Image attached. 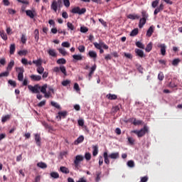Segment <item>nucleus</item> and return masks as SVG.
I'll use <instances>...</instances> for the list:
<instances>
[{
	"label": "nucleus",
	"instance_id": "nucleus-16",
	"mask_svg": "<svg viewBox=\"0 0 182 182\" xmlns=\"http://www.w3.org/2000/svg\"><path fill=\"white\" fill-rule=\"evenodd\" d=\"M58 1H53L50 6V9H53L54 12H58Z\"/></svg>",
	"mask_w": 182,
	"mask_h": 182
},
{
	"label": "nucleus",
	"instance_id": "nucleus-1",
	"mask_svg": "<svg viewBox=\"0 0 182 182\" xmlns=\"http://www.w3.org/2000/svg\"><path fill=\"white\" fill-rule=\"evenodd\" d=\"M131 133H134V134H136L137 137H143L146 133H149V128L146 126H144L140 130H132Z\"/></svg>",
	"mask_w": 182,
	"mask_h": 182
},
{
	"label": "nucleus",
	"instance_id": "nucleus-56",
	"mask_svg": "<svg viewBox=\"0 0 182 182\" xmlns=\"http://www.w3.org/2000/svg\"><path fill=\"white\" fill-rule=\"evenodd\" d=\"M63 4L66 8H69L70 6V0H63Z\"/></svg>",
	"mask_w": 182,
	"mask_h": 182
},
{
	"label": "nucleus",
	"instance_id": "nucleus-26",
	"mask_svg": "<svg viewBox=\"0 0 182 182\" xmlns=\"http://www.w3.org/2000/svg\"><path fill=\"white\" fill-rule=\"evenodd\" d=\"M35 141L37 146H41V135L39 134L35 135Z\"/></svg>",
	"mask_w": 182,
	"mask_h": 182
},
{
	"label": "nucleus",
	"instance_id": "nucleus-17",
	"mask_svg": "<svg viewBox=\"0 0 182 182\" xmlns=\"http://www.w3.org/2000/svg\"><path fill=\"white\" fill-rule=\"evenodd\" d=\"M107 99H108V100H117V96L114 94H107L106 95Z\"/></svg>",
	"mask_w": 182,
	"mask_h": 182
},
{
	"label": "nucleus",
	"instance_id": "nucleus-46",
	"mask_svg": "<svg viewBox=\"0 0 182 182\" xmlns=\"http://www.w3.org/2000/svg\"><path fill=\"white\" fill-rule=\"evenodd\" d=\"M67 26L70 31H75V26L70 22L67 23Z\"/></svg>",
	"mask_w": 182,
	"mask_h": 182
},
{
	"label": "nucleus",
	"instance_id": "nucleus-23",
	"mask_svg": "<svg viewBox=\"0 0 182 182\" xmlns=\"http://www.w3.org/2000/svg\"><path fill=\"white\" fill-rule=\"evenodd\" d=\"M146 21H147V19H146V18H140L139 23V29H141V28H143L144 26V25H146Z\"/></svg>",
	"mask_w": 182,
	"mask_h": 182
},
{
	"label": "nucleus",
	"instance_id": "nucleus-59",
	"mask_svg": "<svg viewBox=\"0 0 182 182\" xmlns=\"http://www.w3.org/2000/svg\"><path fill=\"white\" fill-rule=\"evenodd\" d=\"M61 84L63 86H68V85H70V80H63Z\"/></svg>",
	"mask_w": 182,
	"mask_h": 182
},
{
	"label": "nucleus",
	"instance_id": "nucleus-45",
	"mask_svg": "<svg viewBox=\"0 0 182 182\" xmlns=\"http://www.w3.org/2000/svg\"><path fill=\"white\" fill-rule=\"evenodd\" d=\"M50 177L53 178H59V173L58 172H51Z\"/></svg>",
	"mask_w": 182,
	"mask_h": 182
},
{
	"label": "nucleus",
	"instance_id": "nucleus-35",
	"mask_svg": "<svg viewBox=\"0 0 182 182\" xmlns=\"http://www.w3.org/2000/svg\"><path fill=\"white\" fill-rule=\"evenodd\" d=\"M38 167H40V168H47L48 165H46L44 162H39L37 164Z\"/></svg>",
	"mask_w": 182,
	"mask_h": 182
},
{
	"label": "nucleus",
	"instance_id": "nucleus-57",
	"mask_svg": "<svg viewBox=\"0 0 182 182\" xmlns=\"http://www.w3.org/2000/svg\"><path fill=\"white\" fill-rule=\"evenodd\" d=\"M59 52H60V53H61V55H63V56H66V55H68V53L63 48H60Z\"/></svg>",
	"mask_w": 182,
	"mask_h": 182
},
{
	"label": "nucleus",
	"instance_id": "nucleus-8",
	"mask_svg": "<svg viewBox=\"0 0 182 182\" xmlns=\"http://www.w3.org/2000/svg\"><path fill=\"white\" fill-rule=\"evenodd\" d=\"M164 9V4L161 3L154 11V15H157L159 12H161Z\"/></svg>",
	"mask_w": 182,
	"mask_h": 182
},
{
	"label": "nucleus",
	"instance_id": "nucleus-39",
	"mask_svg": "<svg viewBox=\"0 0 182 182\" xmlns=\"http://www.w3.org/2000/svg\"><path fill=\"white\" fill-rule=\"evenodd\" d=\"M15 50H16L15 44H11L10 46V55H14V53H15Z\"/></svg>",
	"mask_w": 182,
	"mask_h": 182
},
{
	"label": "nucleus",
	"instance_id": "nucleus-9",
	"mask_svg": "<svg viewBox=\"0 0 182 182\" xmlns=\"http://www.w3.org/2000/svg\"><path fill=\"white\" fill-rule=\"evenodd\" d=\"M88 55L90 56V58L93 59L94 62H96V59H97V53H96V51H89Z\"/></svg>",
	"mask_w": 182,
	"mask_h": 182
},
{
	"label": "nucleus",
	"instance_id": "nucleus-43",
	"mask_svg": "<svg viewBox=\"0 0 182 182\" xmlns=\"http://www.w3.org/2000/svg\"><path fill=\"white\" fill-rule=\"evenodd\" d=\"M50 105L53 107H55V109H58L59 110H60V105H59L57 102H55L52 101L50 102Z\"/></svg>",
	"mask_w": 182,
	"mask_h": 182
},
{
	"label": "nucleus",
	"instance_id": "nucleus-52",
	"mask_svg": "<svg viewBox=\"0 0 182 182\" xmlns=\"http://www.w3.org/2000/svg\"><path fill=\"white\" fill-rule=\"evenodd\" d=\"M142 122L141 120H136V119H134V122H133V124L134 126H139L140 124H141Z\"/></svg>",
	"mask_w": 182,
	"mask_h": 182
},
{
	"label": "nucleus",
	"instance_id": "nucleus-6",
	"mask_svg": "<svg viewBox=\"0 0 182 182\" xmlns=\"http://www.w3.org/2000/svg\"><path fill=\"white\" fill-rule=\"evenodd\" d=\"M93 45L95 48H96V49H98V50L102 49V48H103V49H105V50L109 49V46L106 45L105 42L94 43Z\"/></svg>",
	"mask_w": 182,
	"mask_h": 182
},
{
	"label": "nucleus",
	"instance_id": "nucleus-48",
	"mask_svg": "<svg viewBox=\"0 0 182 182\" xmlns=\"http://www.w3.org/2000/svg\"><path fill=\"white\" fill-rule=\"evenodd\" d=\"M141 16H142V18L147 19V18H149V14H147V11H141Z\"/></svg>",
	"mask_w": 182,
	"mask_h": 182
},
{
	"label": "nucleus",
	"instance_id": "nucleus-29",
	"mask_svg": "<svg viewBox=\"0 0 182 182\" xmlns=\"http://www.w3.org/2000/svg\"><path fill=\"white\" fill-rule=\"evenodd\" d=\"M36 71L39 75H43V72H45V68L42 65H40L37 67Z\"/></svg>",
	"mask_w": 182,
	"mask_h": 182
},
{
	"label": "nucleus",
	"instance_id": "nucleus-21",
	"mask_svg": "<svg viewBox=\"0 0 182 182\" xmlns=\"http://www.w3.org/2000/svg\"><path fill=\"white\" fill-rule=\"evenodd\" d=\"M60 171L64 174H69V173H70V171L69 170V168H66V166H60Z\"/></svg>",
	"mask_w": 182,
	"mask_h": 182
},
{
	"label": "nucleus",
	"instance_id": "nucleus-37",
	"mask_svg": "<svg viewBox=\"0 0 182 182\" xmlns=\"http://www.w3.org/2000/svg\"><path fill=\"white\" fill-rule=\"evenodd\" d=\"M176 78H173L172 81L169 82V87H172L173 89L174 87H177V84H176Z\"/></svg>",
	"mask_w": 182,
	"mask_h": 182
},
{
	"label": "nucleus",
	"instance_id": "nucleus-24",
	"mask_svg": "<svg viewBox=\"0 0 182 182\" xmlns=\"http://www.w3.org/2000/svg\"><path fill=\"white\" fill-rule=\"evenodd\" d=\"M92 155L94 156V157H96V156H97V154H99V147L97 146V145H95L92 146Z\"/></svg>",
	"mask_w": 182,
	"mask_h": 182
},
{
	"label": "nucleus",
	"instance_id": "nucleus-2",
	"mask_svg": "<svg viewBox=\"0 0 182 182\" xmlns=\"http://www.w3.org/2000/svg\"><path fill=\"white\" fill-rule=\"evenodd\" d=\"M16 72L18 73V80H19V82H23V73H25V69L23 68V67H16Z\"/></svg>",
	"mask_w": 182,
	"mask_h": 182
},
{
	"label": "nucleus",
	"instance_id": "nucleus-42",
	"mask_svg": "<svg viewBox=\"0 0 182 182\" xmlns=\"http://www.w3.org/2000/svg\"><path fill=\"white\" fill-rule=\"evenodd\" d=\"M58 65H65L66 63V60L65 58H60L57 60Z\"/></svg>",
	"mask_w": 182,
	"mask_h": 182
},
{
	"label": "nucleus",
	"instance_id": "nucleus-30",
	"mask_svg": "<svg viewBox=\"0 0 182 182\" xmlns=\"http://www.w3.org/2000/svg\"><path fill=\"white\" fill-rule=\"evenodd\" d=\"M151 49H153V43L150 42L146 47L145 50L146 52H151Z\"/></svg>",
	"mask_w": 182,
	"mask_h": 182
},
{
	"label": "nucleus",
	"instance_id": "nucleus-62",
	"mask_svg": "<svg viewBox=\"0 0 182 182\" xmlns=\"http://www.w3.org/2000/svg\"><path fill=\"white\" fill-rule=\"evenodd\" d=\"M63 48H70V43L69 42H63L61 44Z\"/></svg>",
	"mask_w": 182,
	"mask_h": 182
},
{
	"label": "nucleus",
	"instance_id": "nucleus-12",
	"mask_svg": "<svg viewBox=\"0 0 182 182\" xmlns=\"http://www.w3.org/2000/svg\"><path fill=\"white\" fill-rule=\"evenodd\" d=\"M30 77L33 82H39L40 80H42V76L41 75H31Z\"/></svg>",
	"mask_w": 182,
	"mask_h": 182
},
{
	"label": "nucleus",
	"instance_id": "nucleus-38",
	"mask_svg": "<svg viewBox=\"0 0 182 182\" xmlns=\"http://www.w3.org/2000/svg\"><path fill=\"white\" fill-rule=\"evenodd\" d=\"M180 62H181V60H180V58H176V59L173 60L172 65H173V66H177V65H178V63Z\"/></svg>",
	"mask_w": 182,
	"mask_h": 182
},
{
	"label": "nucleus",
	"instance_id": "nucleus-31",
	"mask_svg": "<svg viewBox=\"0 0 182 182\" xmlns=\"http://www.w3.org/2000/svg\"><path fill=\"white\" fill-rule=\"evenodd\" d=\"M73 58L74 59V62H75V60H83V56H82V55H73Z\"/></svg>",
	"mask_w": 182,
	"mask_h": 182
},
{
	"label": "nucleus",
	"instance_id": "nucleus-63",
	"mask_svg": "<svg viewBox=\"0 0 182 182\" xmlns=\"http://www.w3.org/2000/svg\"><path fill=\"white\" fill-rule=\"evenodd\" d=\"M158 79L159 80H164V74H163V73H159L158 75Z\"/></svg>",
	"mask_w": 182,
	"mask_h": 182
},
{
	"label": "nucleus",
	"instance_id": "nucleus-28",
	"mask_svg": "<svg viewBox=\"0 0 182 182\" xmlns=\"http://www.w3.org/2000/svg\"><path fill=\"white\" fill-rule=\"evenodd\" d=\"M48 55H50V56H53V58H56V50H55V49L48 50Z\"/></svg>",
	"mask_w": 182,
	"mask_h": 182
},
{
	"label": "nucleus",
	"instance_id": "nucleus-47",
	"mask_svg": "<svg viewBox=\"0 0 182 182\" xmlns=\"http://www.w3.org/2000/svg\"><path fill=\"white\" fill-rule=\"evenodd\" d=\"M88 31H89V28H87V27H85V26L80 27V32L82 33H86Z\"/></svg>",
	"mask_w": 182,
	"mask_h": 182
},
{
	"label": "nucleus",
	"instance_id": "nucleus-19",
	"mask_svg": "<svg viewBox=\"0 0 182 182\" xmlns=\"http://www.w3.org/2000/svg\"><path fill=\"white\" fill-rule=\"evenodd\" d=\"M128 19H132V21H134L135 19H140V16L138 14H129L127 16Z\"/></svg>",
	"mask_w": 182,
	"mask_h": 182
},
{
	"label": "nucleus",
	"instance_id": "nucleus-14",
	"mask_svg": "<svg viewBox=\"0 0 182 182\" xmlns=\"http://www.w3.org/2000/svg\"><path fill=\"white\" fill-rule=\"evenodd\" d=\"M35 10H27L26 11V14L27 16H29L31 19H33L35 18Z\"/></svg>",
	"mask_w": 182,
	"mask_h": 182
},
{
	"label": "nucleus",
	"instance_id": "nucleus-33",
	"mask_svg": "<svg viewBox=\"0 0 182 182\" xmlns=\"http://www.w3.org/2000/svg\"><path fill=\"white\" fill-rule=\"evenodd\" d=\"M18 55H19V56H26V55H28V50H21L18 52Z\"/></svg>",
	"mask_w": 182,
	"mask_h": 182
},
{
	"label": "nucleus",
	"instance_id": "nucleus-64",
	"mask_svg": "<svg viewBox=\"0 0 182 182\" xmlns=\"http://www.w3.org/2000/svg\"><path fill=\"white\" fill-rule=\"evenodd\" d=\"M127 166H128V167H131V168L134 167V161H129L127 162Z\"/></svg>",
	"mask_w": 182,
	"mask_h": 182
},
{
	"label": "nucleus",
	"instance_id": "nucleus-22",
	"mask_svg": "<svg viewBox=\"0 0 182 182\" xmlns=\"http://www.w3.org/2000/svg\"><path fill=\"white\" fill-rule=\"evenodd\" d=\"M42 59L39 58L38 60H33V63L36 65V68H39V66H42Z\"/></svg>",
	"mask_w": 182,
	"mask_h": 182
},
{
	"label": "nucleus",
	"instance_id": "nucleus-18",
	"mask_svg": "<svg viewBox=\"0 0 182 182\" xmlns=\"http://www.w3.org/2000/svg\"><path fill=\"white\" fill-rule=\"evenodd\" d=\"M154 32V27L153 26H150L146 32V36H149L150 38Z\"/></svg>",
	"mask_w": 182,
	"mask_h": 182
},
{
	"label": "nucleus",
	"instance_id": "nucleus-51",
	"mask_svg": "<svg viewBox=\"0 0 182 182\" xmlns=\"http://www.w3.org/2000/svg\"><path fill=\"white\" fill-rule=\"evenodd\" d=\"M10 119H11L10 115H6V116L2 117L1 122H2V123H5V122H6V120H9Z\"/></svg>",
	"mask_w": 182,
	"mask_h": 182
},
{
	"label": "nucleus",
	"instance_id": "nucleus-25",
	"mask_svg": "<svg viewBox=\"0 0 182 182\" xmlns=\"http://www.w3.org/2000/svg\"><path fill=\"white\" fill-rule=\"evenodd\" d=\"M0 36L4 41H8V36L4 30L0 31Z\"/></svg>",
	"mask_w": 182,
	"mask_h": 182
},
{
	"label": "nucleus",
	"instance_id": "nucleus-60",
	"mask_svg": "<svg viewBox=\"0 0 182 182\" xmlns=\"http://www.w3.org/2000/svg\"><path fill=\"white\" fill-rule=\"evenodd\" d=\"M96 68H97V65H96V64L91 67L90 73H92L93 75L95 73V70H96Z\"/></svg>",
	"mask_w": 182,
	"mask_h": 182
},
{
	"label": "nucleus",
	"instance_id": "nucleus-53",
	"mask_svg": "<svg viewBox=\"0 0 182 182\" xmlns=\"http://www.w3.org/2000/svg\"><path fill=\"white\" fill-rule=\"evenodd\" d=\"M101 174H102V172H100V171H97L96 172V176H97V177L95 178L96 181H100V176H101Z\"/></svg>",
	"mask_w": 182,
	"mask_h": 182
},
{
	"label": "nucleus",
	"instance_id": "nucleus-4",
	"mask_svg": "<svg viewBox=\"0 0 182 182\" xmlns=\"http://www.w3.org/2000/svg\"><path fill=\"white\" fill-rule=\"evenodd\" d=\"M71 13L72 14H77L78 15H83V14H86V9L82 8V9H80V7H79V6L74 7L71 10Z\"/></svg>",
	"mask_w": 182,
	"mask_h": 182
},
{
	"label": "nucleus",
	"instance_id": "nucleus-27",
	"mask_svg": "<svg viewBox=\"0 0 182 182\" xmlns=\"http://www.w3.org/2000/svg\"><path fill=\"white\" fill-rule=\"evenodd\" d=\"M84 140L85 137L82 135H81L77 139V140L75 141V144H79L80 143H82Z\"/></svg>",
	"mask_w": 182,
	"mask_h": 182
},
{
	"label": "nucleus",
	"instance_id": "nucleus-40",
	"mask_svg": "<svg viewBox=\"0 0 182 182\" xmlns=\"http://www.w3.org/2000/svg\"><path fill=\"white\" fill-rule=\"evenodd\" d=\"M85 159L87 161H89L92 159V154L90 152H87L85 154Z\"/></svg>",
	"mask_w": 182,
	"mask_h": 182
},
{
	"label": "nucleus",
	"instance_id": "nucleus-5",
	"mask_svg": "<svg viewBox=\"0 0 182 182\" xmlns=\"http://www.w3.org/2000/svg\"><path fill=\"white\" fill-rule=\"evenodd\" d=\"M28 90H31L32 93H41V86L39 85H35L34 86L28 85Z\"/></svg>",
	"mask_w": 182,
	"mask_h": 182
},
{
	"label": "nucleus",
	"instance_id": "nucleus-44",
	"mask_svg": "<svg viewBox=\"0 0 182 182\" xmlns=\"http://www.w3.org/2000/svg\"><path fill=\"white\" fill-rule=\"evenodd\" d=\"M8 76H9V71H6L0 73V77H8Z\"/></svg>",
	"mask_w": 182,
	"mask_h": 182
},
{
	"label": "nucleus",
	"instance_id": "nucleus-3",
	"mask_svg": "<svg viewBox=\"0 0 182 182\" xmlns=\"http://www.w3.org/2000/svg\"><path fill=\"white\" fill-rule=\"evenodd\" d=\"M84 159L85 158L82 155H77L75 156V159L74 160V165L77 170H79V164H80L81 161H83Z\"/></svg>",
	"mask_w": 182,
	"mask_h": 182
},
{
	"label": "nucleus",
	"instance_id": "nucleus-41",
	"mask_svg": "<svg viewBox=\"0 0 182 182\" xmlns=\"http://www.w3.org/2000/svg\"><path fill=\"white\" fill-rule=\"evenodd\" d=\"M135 45L136 46H137V48H139L140 49H144V44H143L140 41L136 42Z\"/></svg>",
	"mask_w": 182,
	"mask_h": 182
},
{
	"label": "nucleus",
	"instance_id": "nucleus-55",
	"mask_svg": "<svg viewBox=\"0 0 182 182\" xmlns=\"http://www.w3.org/2000/svg\"><path fill=\"white\" fill-rule=\"evenodd\" d=\"M9 85H11V86H13V87H16V82L12 80H9Z\"/></svg>",
	"mask_w": 182,
	"mask_h": 182
},
{
	"label": "nucleus",
	"instance_id": "nucleus-49",
	"mask_svg": "<svg viewBox=\"0 0 182 182\" xmlns=\"http://www.w3.org/2000/svg\"><path fill=\"white\" fill-rule=\"evenodd\" d=\"M60 72H62V73H63V75H65V76H66L67 73H66V67L65 66H60Z\"/></svg>",
	"mask_w": 182,
	"mask_h": 182
},
{
	"label": "nucleus",
	"instance_id": "nucleus-13",
	"mask_svg": "<svg viewBox=\"0 0 182 182\" xmlns=\"http://www.w3.org/2000/svg\"><path fill=\"white\" fill-rule=\"evenodd\" d=\"M135 53L137 55V56H139V58H146V55L144 54V52L142 50L136 48Z\"/></svg>",
	"mask_w": 182,
	"mask_h": 182
},
{
	"label": "nucleus",
	"instance_id": "nucleus-20",
	"mask_svg": "<svg viewBox=\"0 0 182 182\" xmlns=\"http://www.w3.org/2000/svg\"><path fill=\"white\" fill-rule=\"evenodd\" d=\"M14 65H15V61H14V60H11L10 63L8 64L6 70L9 72H11V70H12V68H14Z\"/></svg>",
	"mask_w": 182,
	"mask_h": 182
},
{
	"label": "nucleus",
	"instance_id": "nucleus-32",
	"mask_svg": "<svg viewBox=\"0 0 182 182\" xmlns=\"http://www.w3.org/2000/svg\"><path fill=\"white\" fill-rule=\"evenodd\" d=\"M139 35V28H134L130 33V36H137Z\"/></svg>",
	"mask_w": 182,
	"mask_h": 182
},
{
	"label": "nucleus",
	"instance_id": "nucleus-15",
	"mask_svg": "<svg viewBox=\"0 0 182 182\" xmlns=\"http://www.w3.org/2000/svg\"><path fill=\"white\" fill-rule=\"evenodd\" d=\"M103 157H104V161L105 164L109 166V164H110V160H109V154H107V151L104 152Z\"/></svg>",
	"mask_w": 182,
	"mask_h": 182
},
{
	"label": "nucleus",
	"instance_id": "nucleus-10",
	"mask_svg": "<svg viewBox=\"0 0 182 182\" xmlns=\"http://www.w3.org/2000/svg\"><path fill=\"white\" fill-rule=\"evenodd\" d=\"M109 159H112L113 160H116L119 159L120 154L119 152H114L108 155Z\"/></svg>",
	"mask_w": 182,
	"mask_h": 182
},
{
	"label": "nucleus",
	"instance_id": "nucleus-58",
	"mask_svg": "<svg viewBox=\"0 0 182 182\" xmlns=\"http://www.w3.org/2000/svg\"><path fill=\"white\" fill-rule=\"evenodd\" d=\"M45 105H46V100H43V101L40 102L37 105V106H38V107H43V106H45Z\"/></svg>",
	"mask_w": 182,
	"mask_h": 182
},
{
	"label": "nucleus",
	"instance_id": "nucleus-54",
	"mask_svg": "<svg viewBox=\"0 0 182 182\" xmlns=\"http://www.w3.org/2000/svg\"><path fill=\"white\" fill-rule=\"evenodd\" d=\"M42 124L43 127H45L46 129H49L50 130H52V127L49 126L46 122H43Z\"/></svg>",
	"mask_w": 182,
	"mask_h": 182
},
{
	"label": "nucleus",
	"instance_id": "nucleus-7",
	"mask_svg": "<svg viewBox=\"0 0 182 182\" xmlns=\"http://www.w3.org/2000/svg\"><path fill=\"white\" fill-rule=\"evenodd\" d=\"M158 48H160L161 54L162 55V56H166V49H167V46H166V44L159 43L158 44Z\"/></svg>",
	"mask_w": 182,
	"mask_h": 182
},
{
	"label": "nucleus",
	"instance_id": "nucleus-34",
	"mask_svg": "<svg viewBox=\"0 0 182 182\" xmlns=\"http://www.w3.org/2000/svg\"><path fill=\"white\" fill-rule=\"evenodd\" d=\"M34 38H35L36 42H38L39 41V30L38 29H36L34 31Z\"/></svg>",
	"mask_w": 182,
	"mask_h": 182
},
{
	"label": "nucleus",
	"instance_id": "nucleus-36",
	"mask_svg": "<svg viewBox=\"0 0 182 182\" xmlns=\"http://www.w3.org/2000/svg\"><path fill=\"white\" fill-rule=\"evenodd\" d=\"M46 89H48V85L45 84L42 87L40 86V92L41 93H46Z\"/></svg>",
	"mask_w": 182,
	"mask_h": 182
},
{
	"label": "nucleus",
	"instance_id": "nucleus-61",
	"mask_svg": "<svg viewBox=\"0 0 182 182\" xmlns=\"http://www.w3.org/2000/svg\"><path fill=\"white\" fill-rule=\"evenodd\" d=\"M96 68H97V65H96V64L91 67L90 73H92L93 75L95 73V70H96Z\"/></svg>",
	"mask_w": 182,
	"mask_h": 182
},
{
	"label": "nucleus",
	"instance_id": "nucleus-11",
	"mask_svg": "<svg viewBox=\"0 0 182 182\" xmlns=\"http://www.w3.org/2000/svg\"><path fill=\"white\" fill-rule=\"evenodd\" d=\"M68 116V112L63 111V112H59L58 115L56 117L57 119H59V120H62L63 119H65Z\"/></svg>",
	"mask_w": 182,
	"mask_h": 182
},
{
	"label": "nucleus",
	"instance_id": "nucleus-50",
	"mask_svg": "<svg viewBox=\"0 0 182 182\" xmlns=\"http://www.w3.org/2000/svg\"><path fill=\"white\" fill-rule=\"evenodd\" d=\"M78 50L80 52V53H83L86 49L85 46H79L77 48Z\"/></svg>",
	"mask_w": 182,
	"mask_h": 182
}]
</instances>
